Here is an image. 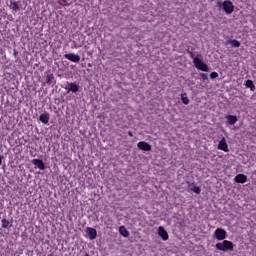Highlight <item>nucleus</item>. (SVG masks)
Returning a JSON list of instances; mask_svg holds the SVG:
<instances>
[{"label":"nucleus","instance_id":"obj_1","mask_svg":"<svg viewBox=\"0 0 256 256\" xmlns=\"http://www.w3.org/2000/svg\"><path fill=\"white\" fill-rule=\"evenodd\" d=\"M214 237L217 239V241H223L218 242L215 245L218 251H223L224 253H227V251H234L235 245L233 242L225 240L227 239V231H225L223 228H217L214 232Z\"/></svg>","mask_w":256,"mask_h":256},{"label":"nucleus","instance_id":"obj_2","mask_svg":"<svg viewBox=\"0 0 256 256\" xmlns=\"http://www.w3.org/2000/svg\"><path fill=\"white\" fill-rule=\"evenodd\" d=\"M217 5L220 9H223V11L227 15H231L235 11V6L233 5V2L231 0H225L224 2H217Z\"/></svg>","mask_w":256,"mask_h":256},{"label":"nucleus","instance_id":"obj_3","mask_svg":"<svg viewBox=\"0 0 256 256\" xmlns=\"http://www.w3.org/2000/svg\"><path fill=\"white\" fill-rule=\"evenodd\" d=\"M193 64L199 71L209 73V66L201 58H194Z\"/></svg>","mask_w":256,"mask_h":256},{"label":"nucleus","instance_id":"obj_4","mask_svg":"<svg viewBox=\"0 0 256 256\" xmlns=\"http://www.w3.org/2000/svg\"><path fill=\"white\" fill-rule=\"evenodd\" d=\"M85 233L90 241H95V239H97V230L95 228L86 227Z\"/></svg>","mask_w":256,"mask_h":256},{"label":"nucleus","instance_id":"obj_5","mask_svg":"<svg viewBox=\"0 0 256 256\" xmlns=\"http://www.w3.org/2000/svg\"><path fill=\"white\" fill-rule=\"evenodd\" d=\"M64 57L68 59V61H72V63H79V61H81V56L74 53L65 54Z\"/></svg>","mask_w":256,"mask_h":256},{"label":"nucleus","instance_id":"obj_6","mask_svg":"<svg viewBox=\"0 0 256 256\" xmlns=\"http://www.w3.org/2000/svg\"><path fill=\"white\" fill-rule=\"evenodd\" d=\"M218 149L220 151H225V153H229V145H227V140L223 137L218 144Z\"/></svg>","mask_w":256,"mask_h":256},{"label":"nucleus","instance_id":"obj_7","mask_svg":"<svg viewBox=\"0 0 256 256\" xmlns=\"http://www.w3.org/2000/svg\"><path fill=\"white\" fill-rule=\"evenodd\" d=\"M137 147L140 151H151V149H153L152 146L145 141L138 142Z\"/></svg>","mask_w":256,"mask_h":256},{"label":"nucleus","instance_id":"obj_8","mask_svg":"<svg viewBox=\"0 0 256 256\" xmlns=\"http://www.w3.org/2000/svg\"><path fill=\"white\" fill-rule=\"evenodd\" d=\"M158 235L163 241H167L169 239V233H167V230H165L163 226L158 228Z\"/></svg>","mask_w":256,"mask_h":256},{"label":"nucleus","instance_id":"obj_9","mask_svg":"<svg viewBox=\"0 0 256 256\" xmlns=\"http://www.w3.org/2000/svg\"><path fill=\"white\" fill-rule=\"evenodd\" d=\"M32 165H35V167H38L41 171H45V163L41 159H33L31 161Z\"/></svg>","mask_w":256,"mask_h":256},{"label":"nucleus","instance_id":"obj_10","mask_svg":"<svg viewBox=\"0 0 256 256\" xmlns=\"http://www.w3.org/2000/svg\"><path fill=\"white\" fill-rule=\"evenodd\" d=\"M235 183H247V175L245 174H238L234 178Z\"/></svg>","mask_w":256,"mask_h":256},{"label":"nucleus","instance_id":"obj_11","mask_svg":"<svg viewBox=\"0 0 256 256\" xmlns=\"http://www.w3.org/2000/svg\"><path fill=\"white\" fill-rule=\"evenodd\" d=\"M49 113L44 112L39 116V121H41V123H43L44 125H47V123H49Z\"/></svg>","mask_w":256,"mask_h":256},{"label":"nucleus","instance_id":"obj_12","mask_svg":"<svg viewBox=\"0 0 256 256\" xmlns=\"http://www.w3.org/2000/svg\"><path fill=\"white\" fill-rule=\"evenodd\" d=\"M188 189H190V191H193V193H196V195H199L201 193V187L195 185V183L189 184Z\"/></svg>","mask_w":256,"mask_h":256},{"label":"nucleus","instance_id":"obj_13","mask_svg":"<svg viewBox=\"0 0 256 256\" xmlns=\"http://www.w3.org/2000/svg\"><path fill=\"white\" fill-rule=\"evenodd\" d=\"M226 45H231V47L239 48V47H241V42H239L236 39H234V40L230 39V40L226 41Z\"/></svg>","mask_w":256,"mask_h":256},{"label":"nucleus","instance_id":"obj_14","mask_svg":"<svg viewBox=\"0 0 256 256\" xmlns=\"http://www.w3.org/2000/svg\"><path fill=\"white\" fill-rule=\"evenodd\" d=\"M69 87L70 88L68 89L67 93H71V91L72 93H77V91H79V85H77L76 83H69Z\"/></svg>","mask_w":256,"mask_h":256},{"label":"nucleus","instance_id":"obj_15","mask_svg":"<svg viewBox=\"0 0 256 256\" xmlns=\"http://www.w3.org/2000/svg\"><path fill=\"white\" fill-rule=\"evenodd\" d=\"M226 119H227L228 125H235V123H237L238 121L237 116L235 115H228L226 116Z\"/></svg>","mask_w":256,"mask_h":256},{"label":"nucleus","instance_id":"obj_16","mask_svg":"<svg viewBox=\"0 0 256 256\" xmlns=\"http://www.w3.org/2000/svg\"><path fill=\"white\" fill-rule=\"evenodd\" d=\"M119 233H120V235H122V237H125V238L129 237V235H130L128 229L125 228V226L119 227Z\"/></svg>","mask_w":256,"mask_h":256},{"label":"nucleus","instance_id":"obj_17","mask_svg":"<svg viewBox=\"0 0 256 256\" xmlns=\"http://www.w3.org/2000/svg\"><path fill=\"white\" fill-rule=\"evenodd\" d=\"M10 9H12V11H20L21 8L19 7V2H15L13 0L10 1V5H9Z\"/></svg>","mask_w":256,"mask_h":256},{"label":"nucleus","instance_id":"obj_18","mask_svg":"<svg viewBox=\"0 0 256 256\" xmlns=\"http://www.w3.org/2000/svg\"><path fill=\"white\" fill-rule=\"evenodd\" d=\"M245 87L250 89V91H255V84L253 83V80H246Z\"/></svg>","mask_w":256,"mask_h":256},{"label":"nucleus","instance_id":"obj_19","mask_svg":"<svg viewBox=\"0 0 256 256\" xmlns=\"http://www.w3.org/2000/svg\"><path fill=\"white\" fill-rule=\"evenodd\" d=\"M46 83L47 85H51L52 83H55V76L53 74H48L46 76Z\"/></svg>","mask_w":256,"mask_h":256},{"label":"nucleus","instance_id":"obj_20","mask_svg":"<svg viewBox=\"0 0 256 256\" xmlns=\"http://www.w3.org/2000/svg\"><path fill=\"white\" fill-rule=\"evenodd\" d=\"M181 101L184 103V105H189L190 100L189 97H187V93L181 95Z\"/></svg>","mask_w":256,"mask_h":256},{"label":"nucleus","instance_id":"obj_21","mask_svg":"<svg viewBox=\"0 0 256 256\" xmlns=\"http://www.w3.org/2000/svg\"><path fill=\"white\" fill-rule=\"evenodd\" d=\"M187 52L189 53V55H190L191 59H193V61H195V59H202L203 58L202 55L195 56V53H193L190 50H187Z\"/></svg>","mask_w":256,"mask_h":256},{"label":"nucleus","instance_id":"obj_22","mask_svg":"<svg viewBox=\"0 0 256 256\" xmlns=\"http://www.w3.org/2000/svg\"><path fill=\"white\" fill-rule=\"evenodd\" d=\"M198 79H202V81H208L209 80V76H207V74H205V73H200L198 75Z\"/></svg>","mask_w":256,"mask_h":256},{"label":"nucleus","instance_id":"obj_23","mask_svg":"<svg viewBox=\"0 0 256 256\" xmlns=\"http://www.w3.org/2000/svg\"><path fill=\"white\" fill-rule=\"evenodd\" d=\"M9 224H10V222H9V220H7V219H2V227H3V229H8L9 228Z\"/></svg>","mask_w":256,"mask_h":256},{"label":"nucleus","instance_id":"obj_24","mask_svg":"<svg viewBox=\"0 0 256 256\" xmlns=\"http://www.w3.org/2000/svg\"><path fill=\"white\" fill-rule=\"evenodd\" d=\"M217 77H219V74L217 72H212L210 74V79H217Z\"/></svg>","mask_w":256,"mask_h":256},{"label":"nucleus","instance_id":"obj_25","mask_svg":"<svg viewBox=\"0 0 256 256\" xmlns=\"http://www.w3.org/2000/svg\"><path fill=\"white\" fill-rule=\"evenodd\" d=\"M3 159H4V157L0 155V165H1V163H3Z\"/></svg>","mask_w":256,"mask_h":256},{"label":"nucleus","instance_id":"obj_26","mask_svg":"<svg viewBox=\"0 0 256 256\" xmlns=\"http://www.w3.org/2000/svg\"><path fill=\"white\" fill-rule=\"evenodd\" d=\"M128 135H129L130 137H133V132L129 131V132H128Z\"/></svg>","mask_w":256,"mask_h":256}]
</instances>
